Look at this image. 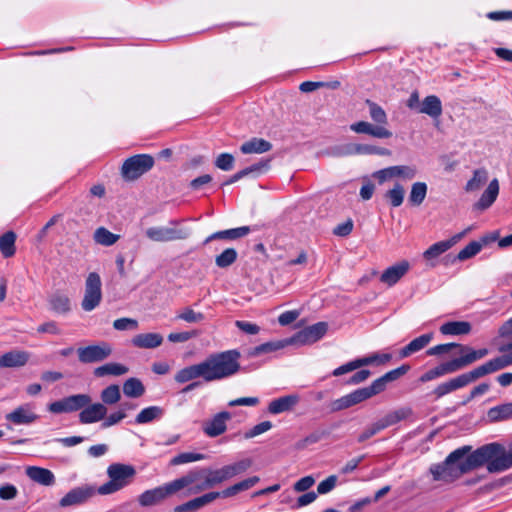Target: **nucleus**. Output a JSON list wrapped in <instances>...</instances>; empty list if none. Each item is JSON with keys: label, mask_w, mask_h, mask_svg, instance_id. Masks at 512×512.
<instances>
[{"label": "nucleus", "mask_w": 512, "mask_h": 512, "mask_svg": "<svg viewBox=\"0 0 512 512\" xmlns=\"http://www.w3.org/2000/svg\"><path fill=\"white\" fill-rule=\"evenodd\" d=\"M299 400L300 398L297 394L279 397L269 403L268 411L274 415L290 411L299 402Z\"/></svg>", "instance_id": "bb28decb"}, {"label": "nucleus", "mask_w": 512, "mask_h": 512, "mask_svg": "<svg viewBox=\"0 0 512 512\" xmlns=\"http://www.w3.org/2000/svg\"><path fill=\"white\" fill-rule=\"evenodd\" d=\"M499 194V183L497 179L490 181L486 190L482 193L480 199L475 204V208L485 210L489 208L496 200Z\"/></svg>", "instance_id": "473e14b6"}, {"label": "nucleus", "mask_w": 512, "mask_h": 512, "mask_svg": "<svg viewBox=\"0 0 512 512\" xmlns=\"http://www.w3.org/2000/svg\"><path fill=\"white\" fill-rule=\"evenodd\" d=\"M369 361L370 359H356L354 361H351V362H348L344 365H341L339 366L338 368H336L334 371H333V375L334 376H341V375H344L348 372H351L361 366H364V365H368L369 364Z\"/></svg>", "instance_id": "052dcab7"}, {"label": "nucleus", "mask_w": 512, "mask_h": 512, "mask_svg": "<svg viewBox=\"0 0 512 512\" xmlns=\"http://www.w3.org/2000/svg\"><path fill=\"white\" fill-rule=\"evenodd\" d=\"M102 300V282L98 273L90 272L85 280L84 296L81 307L90 312L99 306Z\"/></svg>", "instance_id": "6e6552de"}, {"label": "nucleus", "mask_w": 512, "mask_h": 512, "mask_svg": "<svg viewBox=\"0 0 512 512\" xmlns=\"http://www.w3.org/2000/svg\"><path fill=\"white\" fill-rule=\"evenodd\" d=\"M483 247V244L478 241H472L461 249L457 255V259L464 261L477 255Z\"/></svg>", "instance_id": "bf43d9fd"}, {"label": "nucleus", "mask_w": 512, "mask_h": 512, "mask_svg": "<svg viewBox=\"0 0 512 512\" xmlns=\"http://www.w3.org/2000/svg\"><path fill=\"white\" fill-rule=\"evenodd\" d=\"M154 166V158L148 154H138L126 159L121 168L122 177L127 181L138 179Z\"/></svg>", "instance_id": "0eeeda50"}, {"label": "nucleus", "mask_w": 512, "mask_h": 512, "mask_svg": "<svg viewBox=\"0 0 512 512\" xmlns=\"http://www.w3.org/2000/svg\"><path fill=\"white\" fill-rule=\"evenodd\" d=\"M338 478L336 475H330L317 486V492L320 495L331 492L337 485Z\"/></svg>", "instance_id": "69168bd1"}, {"label": "nucleus", "mask_w": 512, "mask_h": 512, "mask_svg": "<svg viewBox=\"0 0 512 512\" xmlns=\"http://www.w3.org/2000/svg\"><path fill=\"white\" fill-rule=\"evenodd\" d=\"M174 227L152 226L146 229V237L153 242H171L184 240L189 237L190 231L187 228H177L178 221H171Z\"/></svg>", "instance_id": "1a4fd4ad"}, {"label": "nucleus", "mask_w": 512, "mask_h": 512, "mask_svg": "<svg viewBox=\"0 0 512 512\" xmlns=\"http://www.w3.org/2000/svg\"><path fill=\"white\" fill-rule=\"evenodd\" d=\"M29 353L22 350H11L0 356V368L22 367L29 361Z\"/></svg>", "instance_id": "393cba45"}, {"label": "nucleus", "mask_w": 512, "mask_h": 512, "mask_svg": "<svg viewBox=\"0 0 512 512\" xmlns=\"http://www.w3.org/2000/svg\"><path fill=\"white\" fill-rule=\"evenodd\" d=\"M417 175V168L414 165H396L390 166L376 171L373 176L379 181L380 184L399 178L402 180H412Z\"/></svg>", "instance_id": "f8f14e48"}, {"label": "nucleus", "mask_w": 512, "mask_h": 512, "mask_svg": "<svg viewBox=\"0 0 512 512\" xmlns=\"http://www.w3.org/2000/svg\"><path fill=\"white\" fill-rule=\"evenodd\" d=\"M466 349L463 352H467L459 358L453 359L458 370L474 363L477 360H480L488 355L489 350L487 348H482L478 350L471 349L469 347L464 346Z\"/></svg>", "instance_id": "f704fd0d"}, {"label": "nucleus", "mask_w": 512, "mask_h": 512, "mask_svg": "<svg viewBox=\"0 0 512 512\" xmlns=\"http://www.w3.org/2000/svg\"><path fill=\"white\" fill-rule=\"evenodd\" d=\"M5 419L14 425H30L38 419V415L33 404L25 403L8 413Z\"/></svg>", "instance_id": "dca6fc26"}, {"label": "nucleus", "mask_w": 512, "mask_h": 512, "mask_svg": "<svg viewBox=\"0 0 512 512\" xmlns=\"http://www.w3.org/2000/svg\"><path fill=\"white\" fill-rule=\"evenodd\" d=\"M483 376V371L481 367L478 366L467 373H463L455 378H452L444 383L439 384L433 390V394L436 396V398H441L457 389L467 386L468 384L474 382L475 380Z\"/></svg>", "instance_id": "9d476101"}, {"label": "nucleus", "mask_w": 512, "mask_h": 512, "mask_svg": "<svg viewBox=\"0 0 512 512\" xmlns=\"http://www.w3.org/2000/svg\"><path fill=\"white\" fill-rule=\"evenodd\" d=\"M234 156L230 153H221L215 160V166L223 171H230L234 167Z\"/></svg>", "instance_id": "e2e57ef3"}, {"label": "nucleus", "mask_w": 512, "mask_h": 512, "mask_svg": "<svg viewBox=\"0 0 512 512\" xmlns=\"http://www.w3.org/2000/svg\"><path fill=\"white\" fill-rule=\"evenodd\" d=\"M427 184L425 182H415L411 186L409 193V202L413 206H420L427 195Z\"/></svg>", "instance_id": "c03bdc74"}, {"label": "nucleus", "mask_w": 512, "mask_h": 512, "mask_svg": "<svg viewBox=\"0 0 512 512\" xmlns=\"http://www.w3.org/2000/svg\"><path fill=\"white\" fill-rule=\"evenodd\" d=\"M93 237H94V241L97 244H100L103 246H111V245L115 244L119 239V235L110 232L105 227L97 228L94 232Z\"/></svg>", "instance_id": "3c124183"}, {"label": "nucleus", "mask_w": 512, "mask_h": 512, "mask_svg": "<svg viewBox=\"0 0 512 512\" xmlns=\"http://www.w3.org/2000/svg\"><path fill=\"white\" fill-rule=\"evenodd\" d=\"M112 353L109 344L102 342L98 345L80 347L77 350L79 361L82 363H94L105 360Z\"/></svg>", "instance_id": "4468645a"}, {"label": "nucleus", "mask_w": 512, "mask_h": 512, "mask_svg": "<svg viewBox=\"0 0 512 512\" xmlns=\"http://www.w3.org/2000/svg\"><path fill=\"white\" fill-rule=\"evenodd\" d=\"M113 327L116 330H135L138 328V322L132 318H119L113 322Z\"/></svg>", "instance_id": "338daca9"}, {"label": "nucleus", "mask_w": 512, "mask_h": 512, "mask_svg": "<svg viewBox=\"0 0 512 512\" xmlns=\"http://www.w3.org/2000/svg\"><path fill=\"white\" fill-rule=\"evenodd\" d=\"M410 269V263L402 260L383 271L380 281L389 287L394 286Z\"/></svg>", "instance_id": "aec40b11"}, {"label": "nucleus", "mask_w": 512, "mask_h": 512, "mask_svg": "<svg viewBox=\"0 0 512 512\" xmlns=\"http://www.w3.org/2000/svg\"><path fill=\"white\" fill-rule=\"evenodd\" d=\"M470 446H463L452 451L444 460L446 466L453 469L454 477L460 478L462 475L478 468L476 451L470 453Z\"/></svg>", "instance_id": "423d86ee"}, {"label": "nucleus", "mask_w": 512, "mask_h": 512, "mask_svg": "<svg viewBox=\"0 0 512 512\" xmlns=\"http://www.w3.org/2000/svg\"><path fill=\"white\" fill-rule=\"evenodd\" d=\"M268 168H269V160L261 161L259 163L254 164V165H251L250 167H247V168H244V169L238 171L237 173L232 175L224 183V185L233 184V183L239 181L240 179H242V178H244V177H246V176H248L250 174L259 175L262 172H264L265 170H267Z\"/></svg>", "instance_id": "e433bc0d"}, {"label": "nucleus", "mask_w": 512, "mask_h": 512, "mask_svg": "<svg viewBox=\"0 0 512 512\" xmlns=\"http://www.w3.org/2000/svg\"><path fill=\"white\" fill-rule=\"evenodd\" d=\"M443 112L442 102L436 95H429L421 101L418 113L426 114L432 119H438Z\"/></svg>", "instance_id": "c85d7f7f"}, {"label": "nucleus", "mask_w": 512, "mask_h": 512, "mask_svg": "<svg viewBox=\"0 0 512 512\" xmlns=\"http://www.w3.org/2000/svg\"><path fill=\"white\" fill-rule=\"evenodd\" d=\"M16 234L8 231L0 237V251L5 258L12 257L15 254Z\"/></svg>", "instance_id": "de8ad7c7"}, {"label": "nucleus", "mask_w": 512, "mask_h": 512, "mask_svg": "<svg viewBox=\"0 0 512 512\" xmlns=\"http://www.w3.org/2000/svg\"><path fill=\"white\" fill-rule=\"evenodd\" d=\"M387 381L383 376L374 380L370 386L365 387L369 397L371 398L374 395H377L386 389Z\"/></svg>", "instance_id": "774afa93"}, {"label": "nucleus", "mask_w": 512, "mask_h": 512, "mask_svg": "<svg viewBox=\"0 0 512 512\" xmlns=\"http://www.w3.org/2000/svg\"><path fill=\"white\" fill-rule=\"evenodd\" d=\"M271 149L272 144L269 141L257 137L244 142L240 147V151L243 154H262L270 151Z\"/></svg>", "instance_id": "72a5a7b5"}, {"label": "nucleus", "mask_w": 512, "mask_h": 512, "mask_svg": "<svg viewBox=\"0 0 512 512\" xmlns=\"http://www.w3.org/2000/svg\"><path fill=\"white\" fill-rule=\"evenodd\" d=\"M456 371H458V368H457L454 360H451V361L442 363L433 369L426 371L424 374L421 375L419 380L422 383H425V382L434 380L436 378H439L441 376H444L446 374L454 373Z\"/></svg>", "instance_id": "2f4dec72"}, {"label": "nucleus", "mask_w": 512, "mask_h": 512, "mask_svg": "<svg viewBox=\"0 0 512 512\" xmlns=\"http://www.w3.org/2000/svg\"><path fill=\"white\" fill-rule=\"evenodd\" d=\"M107 414V408L102 403H90L79 413V421L82 424H91L101 421Z\"/></svg>", "instance_id": "4be33fe9"}, {"label": "nucleus", "mask_w": 512, "mask_h": 512, "mask_svg": "<svg viewBox=\"0 0 512 512\" xmlns=\"http://www.w3.org/2000/svg\"><path fill=\"white\" fill-rule=\"evenodd\" d=\"M100 398L102 400V404L113 405L116 404L120 398V388L118 385H110L102 390Z\"/></svg>", "instance_id": "5fc2aeb1"}, {"label": "nucleus", "mask_w": 512, "mask_h": 512, "mask_svg": "<svg viewBox=\"0 0 512 512\" xmlns=\"http://www.w3.org/2000/svg\"><path fill=\"white\" fill-rule=\"evenodd\" d=\"M327 330L328 324L326 322H318L302 329L291 339L293 343L301 345L313 344L323 338Z\"/></svg>", "instance_id": "2eb2a0df"}, {"label": "nucleus", "mask_w": 512, "mask_h": 512, "mask_svg": "<svg viewBox=\"0 0 512 512\" xmlns=\"http://www.w3.org/2000/svg\"><path fill=\"white\" fill-rule=\"evenodd\" d=\"M471 331V324L466 321H449L441 325L443 335H465Z\"/></svg>", "instance_id": "ea45409f"}, {"label": "nucleus", "mask_w": 512, "mask_h": 512, "mask_svg": "<svg viewBox=\"0 0 512 512\" xmlns=\"http://www.w3.org/2000/svg\"><path fill=\"white\" fill-rule=\"evenodd\" d=\"M488 181V171L485 168L476 169L473 176L465 185L466 192H477Z\"/></svg>", "instance_id": "a19ab883"}, {"label": "nucleus", "mask_w": 512, "mask_h": 512, "mask_svg": "<svg viewBox=\"0 0 512 512\" xmlns=\"http://www.w3.org/2000/svg\"><path fill=\"white\" fill-rule=\"evenodd\" d=\"M260 481V478L258 476H252L247 479H244L226 489L219 492L220 497L228 498L235 496L239 492L246 491L252 487H254L258 482Z\"/></svg>", "instance_id": "4c0bfd02"}, {"label": "nucleus", "mask_w": 512, "mask_h": 512, "mask_svg": "<svg viewBox=\"0 0 512 512\" xmlns=\"http://www.w3.org/2000/svg\"><path fill=\"white\" fill-rule=\"evenodd\" d=\"M192 472H199L200 477L197 479L204 477L205 481L202 485H198L195 489V492L202 491L207 488H211L215 485L221 484L228 480L224 467L219 469L211 470V469H202V470H193Z\"/></svg>", "instance_id": "412c9836"}, {"label": "nucleus", "mask_w": 512, "mask_h": 512, "mask_svg": "<svg viewBox=\"0 0 512 512\" xmlns=\"http://www.w3.org/2000/svg\"><path fill=\"white\" fill-rule=\"evenodd\" d=\"M91 397L87 394H75L52 402L48 405V410L54 414L71 413L79 411L90 404Z\"/></svg>", "instance_id": "9b49d317"}, {"label": "nucleus", "mask_w": 512, "mask_h": 512, "mask_svg": "<svg viewBox=\"0 0 512 512\" xmlns=\"http://www.w3.org/2000/svg\"><path fill=\"white\" fill-rule=\"evenodd\" d=\"M404 195V187L399 183H395L393 188L386 192L385 198L392 207H399L404 201Z\"/></svg>", "instance_id": "603ef678"}, {"label": "nucleus", "mask_w": 512, "mask_h": 512, "mask_svg": "<svg viewBox=\"0 0 512 512\" xmlns=\"http://www.w3.org/2000/svg\"><path fill=\"white\" fill-rule=\"evenodd\" d=\"M176 320H182L187 323H199L204 320V314L196 312L190 307H185L176 315Z\"/></svg>", "instance_id": "4d7b16f0"}, {"label": "nucleus", "mask_w": 512, "mask_h": 512, "mask_svg": "<svg viewBox=\"0 0 512 512\" xmlns=\"http://www.w3.org/2000/svg\"><path fill=\"white\" fill-rule=\"evenodd\" d=\"M240 358V352L235 349L210 354L203 360L207 382L220 381L237 374L241 368Z\"/></svg>", "instance_id": "f257e3e1"}, {"label": "nucleus", "mask_w": 512, "mask_h": 512, "mask_svg": "<svg viewBox=\"0 0 512 512\" xmlns=\"http://www.w3.org/2000/svg\"><path fill=\"white\" fill-rule=\"evenodd\" d=\"M250 230L251 229L249 226H242L228 230L218 231L207 237L205 243H209L210 241L216 239L235 240L238 238H242L248 235Z\"/></svg>", "instance_id": "c9c22d12"}, {"label": "nucleus", "mask_w": 512, "mask_h": 512, "mask_svg": "<svg viewBox=\"0 0 512 512\" xmlns=\"http://www.w3.org/2000/svg\"><path fill=\"white\" fill-rule=\"evenodd\" d=\"M463 235L464 232L453 236L449 240L434 243L427 250L424 251L423 258L427 261L435 260L440 255L448 251L454 244H456Z\"/></svg>", "instance_id": "b1692460"}, {"label": "nucleus", "mask_w": 512, "mask_h": 512, "mask_svg": "<svg viewBox=\"0 0 512 512\" xmlns=\"http://www.w3.org/2000/svg\"><path fill=\"white\" fill-rule=\"evenodd\" d=\"M48 304L51 311L57 314H67L71 310L69 297L60 291L52 293L48 298Z\"/></svg>", "instance_id": "7c9ffc66"}, {"label": "nucleus", "mask_w": 512, "mask_h": 512, "mask_svg": "<svg viewBox=\"0 0 512 512\" xmlns=\"http://www.w3.org/2000/svg\"><path fill=\"white\" fill-rule=\"evenodd\" d=\"M500 351L505 352V354L493 358L480 365L484 376L512 365V342L504 347H501Z\"/></svg>", "instance_id": "f3484780"}, {"label": "nucleus", "mask_w": 512, "mask_h": 512, "mask_svg": "<svg viewBox=\"0 0 512 512\" xmlns=\"http://www.w3.org/2000/svg\"><path fill=\"white\" fill-rule=\"evenodd\" d=\"M220 497L219 492H209L174 508V512H195Z\"/></svg>", "instance_id": "5701e85b"}, {"label": "nucleus", "mask_w": 512, "mask_h": 512, "mask_svg": "<svg viewBox=\"0 0 512 512\" xmlns=\"http://www.w3.org/2000/svg\"><path fill=\"white\" fill-rule=\"evenodd\" d=\"M231 418L229 412L223 411L217 413L212 419L203 424V432L209 437H217L223 434L227 429V421Z\"/></svg>", "instance_id": "6ab92c4d"}, {"label": "nucleus", "mask_w": 512, "mask_h": 512, "mask_svg": "<svg viewBox=\"0 0 512 512\" xmlns=\"http://www.w3.org/2000/svg\"><path fill=\"white\" fill-rule=\"evenodd\" d=\"M123 392L127 397L138 398L145 392V387L137 378H129L123 384Z\"/></svg>", "instance_id": "09e8293b"}, {"label": "nucleus", "mask_w": 512, "mask_h": 512, "mask_svg": "<svg viewBox=\"0 0 512 512\" xmlns=\"http://www.w3.org/2000/svg\"><path fill=\"white\" fill-rule=\"evenodd\" d=\"M26 475L35 483L43 486H52L55 484V476L52 471L38 466H28Z\"/></svg>", "instance_id": "a878e982"}, {"label": "nucleus", "mask_w": 512, "mask_h": 512, "mask_svg": "<svg viewBox=\"0 0 512 512\" xmlns=\"http://www.w3.org/2000/svg\"><path fill=\"white\" fill-rule=\"evenodd\" d=\"M129 371L128 367L120 363H107L99 366L94 370V375L97 377H103L106 375L120 376L124 375Z\"/></svg>", "instance_id": "79ce46f5"}, {"label": "nucleus", "mask_w": 512, "mask_h": 512, "mask_svg": "<svg viewBox=\"0 0 512 512\" xmlns=\"http://www.w3.org/2000/svg\"><path fill=\"white\" fill-rule=\"evenodd\" d=\"M433 339V333L422 334L419 337L413 339L406 346L399 351V357L401 359L407 358L410 355L424 349Z\"/></svg>", "instance_id": "c756f323"}, {"label": "nucleus", "mask_w": 512, "mask_h": 512, "mask_svg": "<svg viewBox=\"0 0 512 512\" xmlns=\"http://www.w3.org/2000/svg\"><path fill=\"white\" fill-rule=\"evenodd\" d=\"M290 344H293V340L291 338L279 340V341L267 342V343H264V344H261V345L255 347L252 354L257 356V355H260L263 353L277 351V350H280Z\"/></svg>", "instance_id": "8fccbe9b"}, {"label": "nucleus", "mask_w": 512, "mask_h": 512, "mask_svg": "<svg viewBox=\"0 0 512 512\" xmlns=\"http://www.w3.org/2000/svg\"><path fill=\"white\" fill-rule=\"evenodd\" d=\"M131 343L141 349H154L163 343V336L160 333H142L135 335Z\"/></svg>", "instance_id": "cd10ccee"}, {"label": "nucleus", "mask_w": 512, "mask_h": 512, "mask_svg": "<svg viewBox=\"0 0 512 512\" xmlns=\"http://www.w3.org/2000/svg\"><path fill=\"white\" fill-rule=\"evenodd\" d=\"M198 378H202L207 382V375L203 361L178 370L174 376V380L179 384L191 382Z\"/></svg>", "instance_id": "a211bd4d"}, {"label": "nucleus", "mask_w": 512, "mask_h": 512, "mask_svg": "<svg viewBox=\"0 0 512 512\" xmlns=\"http://www.w3.org/2000/svg\"><path fill=\"white\" fill-rule=\"evenodd\" d=\"M353 152L356 154H364V155L377 154V155H382V156H389L391 154V151L386 148L377 147V146L368 145V144L355 145L353 148Z\"/></svg>", "instance_id": "6e6d98bb"}, {"label": "nucleus", "mask_w": 512, "mask_h": 512, "mask_svg": "<svg viewBox=\"0 0 512 512\" xmlns=\"http://www.w3.org/2000/svg\"><path fill=\"white\" fill-rule=\"evenodd\" d=\"M253 464L251 458L241 459L232 464L223 466L227 475L228 480L246 472Z\"/></svg>", "instance_id": "a18cd8bd"}, {"label": "nucleus", "mask_w": 512, "mask_h": 512, "mask_svg": "<svg viewBox=\"0 0 512 512\" xmlns=\"http://www.w3.org/2000/svg\"><path fill=\"white\" fill-rule=\"evenodd\" d=\"M429 471L433 477L434 481H442L445 483H451L457 480L454 477L453 469H450L449 466H446V462L433 464L430 466Z\"/></svg>", "instance_id": "58836bf2"}, {"label": "nucleus", "mask_w": 512, "mask_h": 512, "mask_svg": "<svg viewBox=\"0 0 512 512\" xmlns=\"http://www.w3.org/2000/svg\"><path fill=\"white\" fill-rule=\"evenodd\" d=\"M475 451L478 466L486 464L490 473H501L512 468V443L508 448L499 443H490Z\"/></svg>", "instance_id": "7ed1b4c3"}, {"label": "nucleus", "mask_w": 512, "mask_h": 512, "mask_svg": "<svg viewBox=\"0 0 512 512\" xmlns=\"http://www.w3.org/2000/svg\"><path fill=\"white\" fill-rule=\"evenodd\" d=\"M369 117L374 124L367 121H358L350 125V130L357 134H366L374 138L387 139L392 132L387 128L388 117L385 110L377 103L367 99Z\"/></svg>", "instance_id": "20e7f679"}, {"label": "nucleus", "mask_w": 512, "mask_h": 512, "mask_svg": "<svg viewBox=\"0 0 512 512\" xmlns=\"http://www.w3.org/2000/svg\"><path fill=\"white\" fill-rule=\"evenodd\" d=\"M98 494L97 488L92 485H82L71 489L64 497L61 498L59 505L61 507H69L81 505L90 498Z\"/></svg>", "instance_id": "ddd939ff"}, {"label": "nucleus", "mask_w": 512, "mask_h": 512, "mask_svg": "<svg viewBox=\"0 0 512 512\" xmlns=\"http://www.w3.org/2000/svg\"><path fill=\"white\" fill-rule=\"evenodd\" d=\"M206 456L202 453H196V452H183L175 457H173L170 461V464L173 466L192 463L204 460Z\"/></svg>", "instance_id": "864d4df0"}, {"label": "nucleus", "mask_w": 512, "mask_h": 512, "mask_svg": "<svg viewBox=\"0 0 512 512\" xmlns=\"http://www.w3.org/2000/svg\"><path fill=\"white\" fill-rule=\"evenodd\" d=\"M164 411L159 406H149L142 409L136 416L137 424H147L162 417Z\"/></svg>", "instance_id": "37998d69"}, {"label": "nucleus", "mask_w": 512, "mask_h": 512, "mask_svg": "<svg viewBox=\"0 0 512 512\" xmlns=\"http://www.w3.org/2000/svg\"><path fill=\"white\" fill-rule=\"evenodd\" d=\"M488 418L493 422L512 418V403H506L490 408L488 411Z\"/></svg>", "instance_id": "49530a36"}, {"label": "nucleus", "mask_w": 512, "mask_h": 512, "mask_svg": "<svg viewBox=\"0 0 512 512\" xmlns=\"http://www.w3.org/2000/svg\"><path fill=\"white\" fill-rule=\"evenodd\" d=\"M200 477L199 472H188L184 476L173 481L148 489L138 496V503L141 507H151L164 501L171 495L176 494L182 489L192 485Z\"/></svg>", "instance_id": "f03ea898"}, {"label": "nucleus", "mask_w": 512, "mask_h": 512, "mask_svg": "<svg viewBox=\"0 0 512 512\" xmlns=\"http://www.w3.org/2000/svg\"><path fill=\"white\" fill-rule=\"evenodd\" d=\"M106 473L109 481L97 488L98 494L102 496L114 494L129 486L136 476V469L130 464L112 463Z\"/></svg>", "instance_id": "39448f33"}, {"label": "nucleus", "mask_w": 512, "mask_h": 512, "mask_svg": "<svg viewBox=\"0 0 512 512\" xmlns=\"http://www.w3.org/2000/svg\"><path fill=\"white\" fill-rule=\"evenodd\" d=\"M453 348H460V351L463 352L466 348L463 345L456 344V343H446V344H439L434 347H431L427 350V355L434 356V355H441L444 353L449 352Z\"/></svg>", "instance_id": "0e129e2a"}, {"label": "nucleus", "mask_w": 512, "mask_h": 512, "mask_svg": "<svg viewBox=\"0 0 512 512\" xmlns=\"http://www.w3.org/2000/svg\"><path fill=\"white\" fill-rule=\"evenodd\" d=\"M236 259L237 251L234 248H227L220 255L216 256L215 263L219 268H226L232 265Z\"/></svg>", "instance_id": "13d9d810"}, {"label": "nucleus", "mask_w": 512, "mask_h": 512, "mask_svg": "<svg viewBox=\"0 0 512 512\" xmlns=\"http://www.w3.org/2000/svg\"><path fill=\"white\" fill-rule=\"evenodd\" d=\"M413 411L411 408L409 407H402V408H399L397 410H394L392 412H389L388 414H386V417L388 419V422L390 423V425H395L397 424L398 422L402 421V420H405L407 419L408 417H410L412 415Z\"/></svg>", "instance_id": "680f3d73"}]
</instances>
